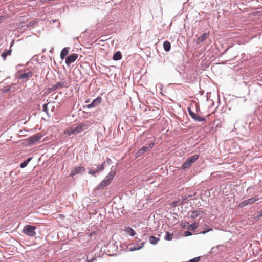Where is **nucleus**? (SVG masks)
<instances>
[{"mask_svg": "<svg viewBox=\"0 0 262 262\" xmlns=\"http://www.w3.org/2000/svg\"><path fill=\"white\" fill-rule=\"evenodd\" d=\"M198 216V214L196 212V210H193L191 212L190 217L192 219H195Z\"/></svg>", "mask_w": 262, "mask_h": 262, "instance_id": "c85d7f7f", "label": "nucleus"}, {"mask_svg": "<svg viewBox=\"0 0 262 262\" xmlns=\"http://www.w3.org/2000/svg\"><path fill=\"white\" fill-rule=\"evenodd\" d=\"M256 202V199H253L252 198L245 200L241 202L238 205L239 208H243L247 205H252Z\"/></svg>", "mask_w": 262, "mask_h": 262, "instance_id": "6e6552de", "label": "nucleus"}, {"mask_svg": "<svg viewBox=\"0 0 262 262\" xmlns=\"http://www.w3.org/2000/svg\"><path fill=\"white\" fill-rule=\"evenodd\" d=\"M217 247H213V248H212L211 249V252L212 253L216 252V251L217 250Z\"/></svg>", "mask_w": 262, "mask_h": 262, "instance_id": "4c0bfd02", "label": "nucleus"}, {"mask_svg": "<svg viewBox=\"0 0 262 262\" xmlns=\"http://www.w3.org/2000/svg\"><path fill=\"white\" fill-rule=\"evenodd\" d=\"M199 158V155H194L189 157L182 164L181 168L185 169L190 167Z\"/></svg>", "mask_w": 262, "mask_h": 262, "instance_id": "f03ea898", "label": "nucleus"}, {"mask_svg": "<svg viewBox=\"0 0 262 262\" xmlns=\"http://www.w3.org/2000/svg\"><path fill=\"white\" fill-rule=\"evenodd\" d=\"M163 48L165 51H166V52L169 51L171 49V44H170V42L167 40L164 41Z\"/></svg>", "mask_w": 262, "mask_h": 262, "instance_id": "aec40b11", "label": "nucleus"}, {"mask_svg": "<svg viewBox=\"0 0 262 262\" xmlns=\"http://www.w3.org/2000/svg\"><path fill=\"white\" fill-rule=\"evenodd\" d=\"M64 134L68 136H70L72 134H74L72 128H68L64 131Z\"/></svg>", "mask_w": 262, "mask_h": 262, "instance_id": "bb28decb", "label": "nucleus"}, {"mask_svg": "<svg viewBox=\"0 0 262 262\" xmlns=\"http://www.w3.org/2000/svg\"><path fill=\"white\" fill-rule=\"evenodd\" d=\"M106 162L108 164H110L112 163V160L110 158H106Z\"/></svg>", "mask_w": 262, "mask_h": 262, "instance_id": "58836bf2", "label": "nucleus"}, {"mask_svg": "<svg viewBox=\"0 0 262 262\" xmlns=\"http://www.w3.org/2000/svg\"><path fill=\"white\" fill-rule=\"evenodd\" d=\"M196 212H197V213H198V216H199V215H200L202 213H203V211H199V210H196Z\"/></svg>", "mask_w": 262, "mask_h": 262, "instance_id": "79ce46f5", "label": "nucleus"}, {"mask_svg": "<svg viewBox=\"0 0 262 262\" xmlns=\"http://www.w3.org/2000/svg\"><path fill=\"white\" fill-rule=\"evenodd\" d=\"M185 200H186V198H185V199H183V201H185Z\"/></svg>", "mask_w": 262, "mask_h": 262, "instance_id": "09e8293b", "label": "nucleus"}, {"mask_svg": "<svg viewBox=\"0 0 262 262\" xmlns=\"http://www.w3.org/2000/svg\"><path fill=\"white\" fill-rule=\"evenodd\" d=\"M48 103H45L42 106V111L45 112L47 115L48 114Z\"/></svg>", "mask_w": 262, "mask_h": 262, "instance_id": "7c9ffc66", "label": "nucleus"}, {"mask_svg": "<svg viewBox=\"0 0 262 262\" xmlns=\"http://www.w3.org/2000/svg\"><path fill=\"white\" fill-rule=\"evenodd\" d=\"M33 75V73L31 71H28V72H24L22 74L19 76V79H28L29 78L32 77Z\"/></svg>", "mask_w": 262, "mask_h": 262, "instance_id": "dca6fc26", "label": "nucleus"}, {"mask_svg": "<svg viewBox=\"0 0 262 262\" xmlns=\"http://www.w3.org/2000/svg\"><path fill=\"white\" fill-rule=\"evenodd\" d=\"M125 232L132 236L136 235V231L131 227H127L125 229Z\"/></svg>", "mask_w": 262, "mask_h": 262, "instance_id": "393cba45", "label": "nucleus"}, {"mask_svg": "<svg viewBox=\"0 0 262 262\" xmlns=\"http://www.w3.org/2000/svg\"><path fill=\"white\" fill-rule=\"evenodd\" d=\"M85 171V168L83 166L76 167L72 170L70 174V177H74L77 174H80Z\"/></svg>", "mask_w": 262, "mask_h": 262, "instance_id": "9d476101", "label": "nucleus"}, {"mask_svg": "<svg viewBox=\"0 0 262 262\" xmlns=\"http://www.w3.org/2000/svg\"><path fill=\"white\" fill-rule=\"evenodd\" d=\"M4 19V16H0V23L3 21Z\"/></svg>", "mask_w": 262, "mask_h": 262, "instance_id": "a19ab883", "label": "nucleus"}, {"mask_svg": "<svg viewBox=\"0 0 262 262\" xmlns=\"http://www.w3.org/2000/svg\"><path fill=\"white\" fill-rule=\"evenodd\" d=\"M252 198L256 199V201L259 200V198L258 196V195H255L254 197H252Z\"/></svg>", "mask_w": 262, "mask_h": 262, "instance_id": "ea45409f", "label": "nucleus"}, {"mask_svg": "<svg viewBox=\"0 0 262 262\" xmlns=\"http://www.w3.org/2000/svg\"><path fill=\"white\" fill-rule=\"evenodd\" d=\"M212 230L213 229H212V228L209 227H207V229H205L204 228L202 231H200L199 233L202 234H205L206 233H207L208 232L212 231Z\"/></svg>", "mask_w": 262, "mask_h": 262, "instance_id": "cd10ccee", "label": "nucleus"}, {"mask_svg": "<svg viewBox=\"0 0 262 262\" xmlns=\"http://www.w3.org/2000/svg\"><path fill=\"white\" fill-rule=\"evenodd\" d=\"M187 111L188 112V114L190 115V116L195 121L198 122H202V121H206V118L200 116H199L196 115L194 112H193L190 107H188L187 108Z\"/></svg>", "mask_w": 262, "mask_h": 262, "instance_id": "7ed1b4c3", "label": "nucleus"}, {"mask_svg": "<svg viewBox=\"0 0 262 262\" xmlns=\"http://www.w3.org/2000/svg\"><path fill=\"white\" fill-rule=\"evenodd\" d=\"M228 49H229V48L226 49V50H225L223 51V52L222 53V54H225V53L227 52V51H228Z\"/></svg>", "mask_w": 262, "mask_h": 262, "instance_id": "a18cd8bd", "label": "nucleus"}, {"mask_svg": "<svg viewBox=\"0 0 262 262\" xmlns=\"http://www.w3.org/2000/svg\"><path fill=\"white\" fill-rule=\"evenodd\" d=\"M179 202V200H178V201H172L171 203V205L173 207H175L176 206H177L178 205V203Z\"/></svg>", "mask_w": 262, "mask_h": 262, "instance_id": "473e14b6", "label": "nucleus"}, {"mask_svg": "<svg viewBox=\"0 0 262 262\" xmlns=\"http://www.w3.org/2000/svg\"><path fill=\"white\" fill-rule=\"evenodd\" d=\"M262 217V210L258 211L256 213V215L254 217L255 220H259L261 217Z\"/></svg>", "mask_w": 262, "mask_h": 262, "instance_id": "c756f323", "label": "nucleus"}, {"mask_svg": "<svg viewBox=\"0 0 262 262\" xmlns=\"http://www.w3.org/2000/svg\"><path fill=\"white\" fill-rule=\"evenodd\" d=\"M121 58H122V54H121V52H120V51L116 52L113 56V59L115 61L119 60Z\"/></svg>", "mask_w": 262, "mask_h": 262, "instance_id": "6ab92c4d", "label": "nucleus"}, {"mask_svg": "<svg viewBox=\"0 0 262 262\" xmlns=\"http://www.w3.org/2000/svg\"><path fill=\"white\" fill-rule=\"evenodd\" d=\"M198 227V223L196 222H193L191 225H189L188 227H187V229L189 230L194 231Z\"/></svg>", "mask_w": 262, "mask_h": 262, "instance_id": "b1692460", "label": "nucleus"}, {"mask_svg": "<svg viewBox=\"0 0 262 262\" xmlns=\"http://www.w3.org/2000/svg\"><path fill=\"white\" fill-rule=\"evenodd\" d=\"M209 32H204L201 36L199 37L196 41V43L197 45H199L200 43L204 42L207 38L209 36Z\"/></svg>", "mask_w": 262, "mask_h": 262, "instance_id": "4468645a", "label": "nucleus"}, {"mask_svg": "<svg viewBox=\"0 0 262 262\" xmlns=\"http://www.w3.org/2000/svg\"><path fill=\"white\" fill-rule=\"evenodd\" d=\"M207 227H208V226H206V227L204 228L205 229H207Z\"/></svg>", "mask_w": 262, "mask_h": 262, "instance_id": "49530a36", "label": "nucleus"}, {"mask_svg": "<svg viewBox=\"0 0 262 262\" xmlns=\"http://www.w3.org/2000/svg\"><path fill=\"white\" fill-rule=\"evenodd\" d=\"M182 226L183 228L187 229V227H188L189 224L188 222H185V223H182Z\"/></svg>", "mask_w": 262, "mask_h": 262, "instance_id": "f704fd0d", "label": "nucleus"}, {"mask_svg": "<svg viewBox=\"0 0 262 262\" xmlns=\"http://www.w3.org/2000/svg\"><path fill=\"white\" fill-rule=\"evenodd\" d=\"M95 166L96 167V168L93 167L92 168H89V170L88 171L89 174L94 177H96V174L97 173L103 170L102 165H95Z\"/></svg>", "mask_w": 262, "mask_h": 262, "instance_id": "0eeeda50", "label": "nucleus"}, {"mask_svg": "<svg viewBox=\"0 0 262 262\" xmlns=\"http://www.w3.org/2000/svg\"><path fill=\"white\" fill-rule=\"evenodd\" d=\"M12 172H13V171H11L10 172V176L11 175V174H12Z\"/></svg>", "mask_w": 262, "mask_h": 262, "instance_id": "de8ad7c7", "label": "nucleus"}, {"mask_svg": "<svg viewBox=\"0 0 262 262\" xmlns=\"http://www.w3.org/2000/svg\"><path fill=\"white\" fill-rule=\"evenodd\" d=\"M42 137V135L41 133H37L29 137L28 138V142L30 145H33L35 143V142L39 141Z\"/></svg>", "mask_w": 262, "mask_h": 262, "instance_id": "423d86ee", "label": "nucleus"}, {"mask_svg": "<svg viewBox=\"0 0 262 262\" xmlns=\"http://www.w3.org/2000/svg\"><path fill=\"white\" fill-rule=\"evenodd\" d=\"M101 101L102 97L100 96H98L96 98L94 99L91 103L84 105L83 107L84 108H86L89 109L95 107L99 105L101 103Z\"/></svg>", "mask_w": 262, "mask_h": 262, "instance_id": "39448f33", "label": "nucleus"}, {"mask_svg": "<svg viewBox=\"0 0 262 262\" xmlns=\"http://www.w3.org/2000/svg\"><path fill=\"white\" fill-rule=\"evenodd\" d=\"M201 259V256L196 257L193 259H190L188 262H199Z\"/></svg>", "mask_w": 262, "mask_h": 262, "instance_id": "2f4dec72", "label": "nucleus"}, {"mask_svg": "<svg viewBox=\"0 0 262 262\" xmlns=\"http://www.w3.org/2000/svg\"><path fill=\"white\" fill-rule=\"evenodd\" d=\"M36 229V227L34 226L27 225L24 227L22 232L24 234L28 236L34 237L36 234L35 231Z\"/></svg>", "mask_w": 262, "mask_h": 262, "instance_id": "f257e3e1", "label": "nucleus"}, {"mask_svg": "<svg viewBox=\"0 0 262 262\" xmlns=\"http://www.w3.org/2000/svg\"><path fill=\"white\" fill-rule=\"evenodd\" d=\"M110 184V183H109L105 179H104L97 186V189H102V188H104L105 187L109 185Z\"/></svg>", "mask_w": 262, "mask_h": 262, "instance_id": "a211bd4d", "label": "nucleus"}, {"mask_svg": "<svg viewBox=\"0 0 262 262\" xmlns=\"http://www.w3.org/2000/svg\"><path fill=\"white\" fill-rule=\"evenodd\" d=\"M184 235L185 236H189L192 235V233L188 230L184 232Z\"/></svg>", "mask_w": 262, "mask_h": 262, "instance_id": "c9c22d12", "label": "nucleus"}, {"mask_svg": "<svg viewBox=\"0 0 262 262\" xmlns=\"http://www.w3.org/2000/svg\"><path fill=\"white\" fill-rule=\"evenodd\" d=\"M159 240V238L156 237L154 236H150L149 238V243L152 245H156Z\"/></svg>", "mask_w": 262, "mask_h": 262, "instance_id": "5701e85b", "label": "nucleus"}, {"mask_svg": "<svg viewBox=\"0 0 262 262\" xmlns=\"http://www.w3.org/2000/svg\"><path fill=\"white\" fill-rule=\"evenodd\" d=\"M105 163H106V162L104 161L100 165H102V166H103V170L104 168V165H105Z\"/></svg>", "mask_w": 262, "mask_h": 262, "instance_id": "37998d69", "label": "nucleus"}, {"mask_svg": "<svg viewBox=\"0 0 262 262\" xmlns=\"http://www.w3.org/2000/svg\"><path fill=\"white\" fill-rule=\"evenodd\" d=\"M250 189V187L248 188L247 191Z\"/></svg>", "mask_w": 262, "mask_h": 262, "instance_id": "3c124183", "label": "nucleus"}, {"mask_svg": "<svg viewBox=\"0 0 262 262\" xmlns=\"http://www.w3.org/2000/svg\"><path fill=\"white\" fill-rule=\"evenodd\" d=\"M155 145V143L151 142L148 144V146H147L146 147L148 148V150H149L150 149L152 148Z\"/></svg>", "mask_w": 262, "mask_h": 262, "instance_id": "72a5a7b5", "label": "nucleus"}, {"mask_svg": "<svg viewBox=\"0 0 262 262\" xmlns=\"http://www.w3.org/2000/svg\"><path fill=\"white\" fill-rule=\"evenodd\" d=\"M69 49V47H65L62 50L60 53V58L61 59H63L66 57V56L68 54Z\"/></svg>", "mask_w": 262, "mask_h": 262, "instance_id": "f3484780", "label": "nucleus"}, {"mask_svg": "<svg viewBox=\"0 0 262 262\" xmlns=\"http://www.w3.org/2000/svg\"><path fill=\"white\" fill-rule=\"evenodd\" d=\"M12 50L11 49H6L1 55L2 57L5 60L7 56L10 55L11 53Z\"/></svg>", "mask_w": 262, "mask_h": 262, "instance_id": "412c9836", "label": "nucleus"}, {"mask_svg": "<svg viewBox=\"0 0 262 262\" xmlns=\"http://www.w3.org/2000/svg\"><path fill=\"white\" fill-rule=\"evenodd\" d=\"M144 245V242H142L140 245L138 246L137 248L136 249H140L142 247H143Z\"/></svg>", "mask_w": 262, "mask_h": 262, "instance_id": "e433bc0d", "label": "nucleus"}, {"mask_svg": "<svg viewBox=\"0 0 262 262\" xmlns=\"http://www.w3.org/2000/svg\"><path fill=\"white\" fill-rule=\"evenodd\" d=\"M172 237H173L172 234H171L170 232H167L166 233V235L164 237V238L165 240L170 241L172 240Z\"/></svg>", "mask_w": 262, "mask_h": 262, "instance_id": "a878e982", "label": "nucleus"}, {"mask_svg": "<svg viewBox=\"0 0 262 262\" xmlns=\"http://www.w3.org/2000/svg\"><path fill=\"white\" fill-rule=\"evenodd\" d=\"M84 126V124L83 123H79L77 124L76 126H72L71 128L73 131L74 135H76L81 132Z\"/></svg>", "mask_w": 262, "mask_h": 262, "instance_id": "ddd939ff", "label": "nucleus"}, {"mask_svg": "<svg viewBox=\"0 0 262 262\" xmlns=\"http://www.w3.org/2000/svg\"><path fill=\"white\" fill-rule=\"evenodd\" d=\"M88 102H89V100H86V101H85V103H87Z\"/></svg>", "mask_w": 262, "mask_h": 262, "instance_id": "8fccbe9b", "label": "nucleus"}, {"mask_svg": "<svg viewBox=\"0 0 262 262\" xmlns=\"http://www.w3.org/2000/svg\"><path fill=\"white\" fill-rule=\"evenodd\" d=\"M16 83H12L10 85L5 86L4 88L1 89V91L3 93H7L8 92L14 93L16 92L18 89L16 87Z\"/></svg>", "mask_w": 262, "mask_h": 262, "instance_id": "20e7f679", "label": "nucleus"}, {"mask_svg": "<svg viewBox=\"0 0 262 262\" xmlns=\"http://www.w3.org/2000/svg\"><path fill=\"white\" fill-rule=\"evenodd\" d=\"M137 247H138V246H135V247H133V248L131 249V250H132V251H133V250H137V249H136L137 248Z\"/></svg>", "mask_w": 262, "mask_h": 262, "instance_id": "c03bdc74", "label": "nucleus"}, {"mask_svg": "<svg viewBox=\"0 0 262 262\" xmlns=\"http://www.w3.org/2000/svg\"><path fill=\"white\" fill-rule=\"evenodd\" d=\"M149 151L148 148L146 146L142 147L136 153V157H139L146 152Z\"/></svg>", "mask_w": 262, "mask_h": 262, "instance_id": "2eb2a0df", "label": "nucleus"}, {"mask_svg": "<svg viewBox=\"0 0 262 262\" xmlns=\"http://www.w3.org/2000/svg\"><path fill=\"white\" fill-rule=\"evenodd\" d=\"M64 82H58L55 84L53 85L52 86L48 89V91L50 92H52L55 91H57L58 90L61 89L64 86Z\"/></svg>", "mask_w": 262, "mask_h": 262, "instance_id": "9b49d317", "label": "nucleus"}, {"mask_svg": "<svg viewBox=\"0 0 262 262\" xmlns=\"http://www.w3.org/2000/svg\"><path fill=\"white\" fill-rule=\"evenodd\" d=\"M32 159V157H30V158H28V159H27L24 161H23L22 163H20V167L21 168H24L26 167L28 165V163L31 161Z\"/></svg>", "mask_w": 262, "mask_h": 262, "instance_id": "4be33fe9", "label": "nucleus"}, {"mask_svg": "<svg viewBox=\"0 0 262 262\" xmlns=\"http://www.w3.org/2000/svg\"><path fill=\"white\" fill-rule=\"evenodd\" d=\"M113 167L111 168V170L109 172L107 176H106V177L104 178L109 183H111L112 181L113 180V178L116 174V168L115 167L114 169L113 168Z\"/></svg>", "mask_w": 262, "mask_h": 262, "instance_id": "f8f14e48", "label": "nucleus"}, {"mask_svg": "<svg viewBox=\"0 0 262 262\" xmlns=\"http://www.w3.org/2000/svg\"><path fill=\"white\" fill-rule=\"evenodd\" d=\"M78 57V54L72 53L68 55L66 58V63L69 66L72 63L74 62Z\"/></svg>", "mask_w": 262, "mask_h": 262, "instance_id": "1a4fd4ad", "label": "nucleus"}]
</instances>
